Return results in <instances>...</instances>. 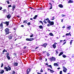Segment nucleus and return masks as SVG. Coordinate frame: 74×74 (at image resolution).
Instances as JSON below:
<instances>
[{"mask_svg":"<svg viewBox=\"0 0 74 74\" xmlns=\"http://www.w3.org/2000/svg\"><path fill=\"white\" fill-rule=\"evenodd\" d=\"M12 7V6L11 5H9L8 6V8H10Z\"/></svg>","mask_w":74,"mask_h":74,"instance_id":"nucleus-37","label":"nucleus"},{"mask_svg":"<svg viewBox=\"0 0 74 74\" xmlns=\"http://www.w3.org/2000/svg\"><path fill=\"white\" fill-rule=\"evenodd\" d=\"M3 63H2L1 65V68H2V67H3Z\"/></svg>","mask_w":74,"mask_h":74,"instance_id":"nucleus-51","label":"nucleus"},{"mask_svg":"<svg viewBox=\"0 0 74 74\" xmlns=\"http://www.w3.org/2000/svg\"><path fill=\"white\" fill-rule=\"evenodd\" d=\"M62 17H63L64 16H66V15H64V14H62Z\"/></svg>","mask_w":74,"mask_h":74,"instance_id":"nucleus-42","label":"nucleus"},{"mask_svg":"<svg viewBox=\"0 0 74 74\" xmlns=\"http://www.w3.org/2000/svg\"><path fill=\"white\" fill-rule=\"evenodd\" d=\"M50 24H48L47 25V26H48V27H50Z\"/></svg>","mask_w":74,"mask_h":74,"instance_id":"nucleus-58","label":"nucleus"},{"mask_svg":"<svg viewBox=\"0 0 74 74\" xmlns=\"http://www.w3.org/2000/svg\"><path fill=\"white\" fill-rule=\"evenodd\" d=\"M3 11V12L4 13H5L6 12V10L5 9H4L3 10H2Z\"/></svg>","mask_w":74,"mask_h":74,"instance_id":"nucleus-26","label":"nucleus"},{"mask_svg":"<svg viewBox=\"0 0 74 74\" xmlns=\"http://www.w3.org/2000/svg\"><path fill=\"white\" fill-rule=\"evenodd\" d=\"M6 55V56H9V52L7 53Z\"/></svg>","mask_w":74,"mask_h":74,"instance_id":"nucleus-27","label":"nucleus"},{"mask_svg":"<svg viewBox=\"0 0 74 74\" xmlns=\"http://www.w3.org/2000/svg\"><path fill=\"white\" fill-rule=\"evenodd\" d=\"M63 19H61V22H63Z\"/></svg>","mask_w":74,"mask_h":74,"instance_id":"nucleus-63","label":"nucleus"},{"mask_svg":"<svg viewBox=\"0 0 74 74\" xmlns=\"http://www.w3.org/2000/svg\"><path fill=\"white\" fill-rule=\"evenodd\" d=\"M14 30L15 31H16V29L15 28H14Z\"/></svg>","mask_w":74,"mask_h":74,"instance_id":"nucleus-61","label":"nucleus"},{"mask_svg":"<svg viewBox=\"0 0 74 74\" xmlns=\"http://www.w3.org/2000/svg\"><path fill=\"white\" fill-rule=\"evenodd\" d=\"M5 33H6V35L9 34L10 33V32H9V29L8 28H6L5 30Z\"/></svg>","mask_w":74,"mask_h":74,"instance_id":"nucleus-3","label":"nucleus"},{"mask_svg":"<svg viewBox=\"0 0 74 74\" xmlns=\"http://www.w3.org/2000/svg\"><path fill=\"white\" fill-rule=\"evenodd\" d=\"M67 29H69V30H70L71 29V26H69V27H67Z\"/></svg>","mask_w":74,"mask_h":74,"instance_id":"nucleus-29","label":"nucleus"},{"mask_svg":"<svg viewBox=\"0 0 74 74\" xmlns=\"http://www.w3.org/2000/svg\"><path fill=\"white\" fill-rule=\"evenodd\" d=\"M8 35V38H9V39L10 40L12 39L13 37V35H12V34L11 33H9Z\"/></svg>","mask_w":74,"mask_h":74,"instance_id":"nucleus-1","label":"nucleus"},{"mask_svg":"<svg viewBox=\"0 0 74 74\" xmlns=\"http://www.w3.org/2000/svg\"><path fill=\"white\" fill-rule=\"evenodd\" d=\"M56 51L57 54H58V51L57 50H56Z\"/></svg>","mask_w":74,"mask_h":74,"instance_id":"nucleus-52","label":"nucleus"},{"mask_svg":"<svg viewBox=\"0 0 74 74\" xmlns=\"http://www.w3.org/2000/svg\"><path fill=\"white\" fill-rule=\"evenodd\" d=\"M47 66H49L50 67V68L51 69H53L52 66H51V65H47Z\"/></svg>","mask_w":74,"mask_h":74,"instance_id":"nucleus-28","label":"nucleus"},{"mask_svg":"<svg viewBox=\"0 0 74 74\" xmlns=\"http://www.w3.org/2000/svg\"><path fill=\"white\" fill-rule=\"evenodd\" d=\"M62 57L64 58H65L66 57V56L64 54L62 55Z\"/></svg>","mask_w":74,"mask_h":74,"instance_id":"nucleus-25","label":"nucleus"},{"mask_svg":"<svg viewBox=\"0 0 74 74\" xmlns=\"http://www.w3.org/2000/svg\"><path fill=\"white\" fill-rule=\"evenodd\" d=\"M27 48V46H24V49H25Z\"/></svg>","mask_w":74,"mask_h":74,"instance_id":"nucleus-55","label":"nucleus"},{"mask_svg":"<svg viewBox=\"0 0 74 74\" xmlns=\"http://www.w3.org/2000/svg\"><path fill=\"white\" fill-rule=\"evenodd\" d=\"M43 72V70H42V69H41L40 71V72L42 73Z\"/></svg>","mask_w":74,"mask_h":74,"instance_id":"nucleus-39","label":"nucleus"},{"mask_svg":"<svg viewBox=\"0 0 74 74\" xmlns=\"http://www.w3.org/2000/svg\"><path fill=\"white\" fill-rule=\"evenodd\" d=\"M73 41V40H71L70 42V44L71 45L72 44V41Z\"/></svg>","mask_w":74,"mask_h":74,"instance_id":"nucleus-38","label":"nucleus"},{"mask_svg":"<svg viewBox=\"0 0 74 74\" xmlns=\"http://www.w3.org/2000/svg\"><path fill=\"white\" fill-rule=\"evenodd\" d=\"M66 43V42L65 41L63 43V45H65Z\"/></svg>","mask_w":74,"mask_h":74,"instance_id":"nucleus-56","label":"nucleus"},{"mask_svg":"<svg viewBox=\"0 0 74 74\" xmlns=\"http://www.w3.org/2000/svg\"><path fill=\"white\" fill-rule=\"evenodd\" d=\"M67 69H63V71L65 73H66V71H67Z\"/></svg>","mask_w":74,"mask_h":74,"instance_id":"nucleus-21","label":"nucleus"},{"mask_svg":"<svg viewBox=\"0 0 74 74\" xmlns=\"http://www.w3.org/2000/svg\"><path fill=\"white\" fill-rule=\"evenodd\" d=\"M49 60L51 62L52 61H56V58H55V57H52L51 58H49Z\"/></svg>","mask_w":74,"mask_h":74,"instance_id":"nucleus-2","label":"nucleus"},{"mask_svg":"<svg viewBox=\"0 0 74 74\" xmlns=\"http://www.w3.org/2000/svg\"><path fill=\"white\" fill-rule=\"evenodd\" d=\"M5 52V49H4V50L3 51V53L2 54H4L5 53L4 52Z\"/></svg>","mask_w":74,"mask_h":74,"instance_id":"nucleus-32","label":"nucleus"},{"mask_svg":"<svg viewBox=\"0 0 74 74\" xmlns=\"http://www.w3.org/2000/svg\"><path fill=\"white\" fill-rule=\"evenodd\" d=\"M52 46H53V47L54 49H55V48H56V45H55L54 44H53L52 45Z\"/></svg>","mask_w":74,"mask_h":74,"instance_id":"nucleus-17","label":"nucleus"},{"mask_svg":"<svg viewBox=\"0 0 74 74\" xmlns=\"http://www.w3.org/2000/svg\"><path fill=\"white\" fill-rule=\"evenodd\" d=\"M38 16L37 15H36L35 16V17H34L33 18L34 19H35Z\"/></svg>","mask_w":74,"mask_h":74,"instance_id":"nucleus-24","label":"nucleus"},{"mask_svg":"<svg viewBox=\"0 0 74 74\" xmlns=\"http://www.w3.org/2000/svg\"><path fill=\"white\" fill-rule=\"evenodd\" d=\"M41 73H39V72H37V74H41Z\"/></svg>","mask_w":74,"mask_h":74,"instance_id":"nucleus-64","label":"nucleus"},{"mask_svg":"<svg viewBox=\"0 0 74 74\" xmlns=\"http://www.w3.org/2000/svg\"><path fill=\"white\" fill-rule=\"evenodd\" d=\"M11 17V15L10 14H9L7 16V17L8 19H10V18Z\"/></svg>","mask_w":74,"mask_h":74,"instance_id":"nucleus-8","label":"nucleus"},{"mask_svg":"<svg viewBox=\"0 0 74 74\" xmlns=\"http://www.w3.org/2000/svg\"><path fill=\"white\" fill-rule=\"evenodd\" d=\"M8 67L9 68H8V70H9V71H11V67H10L9 66H8Z\"/></svg>","mask_w":74,"mask_h":74,"instance_id":"nucleus-18","label":"nucleus"},{"mask_svg":"<svg viewBox=\"0 0 74 74\" xmlns=\"http://www.w3.org/2000/svg\"><path fill=\"white\" fill-rule=\"evenodd\" d=\"M26 40L27 41H30V38H26Z\"/></svg>","mask_w":74,"mask_h":74,"instance_id":"nucleus-31","label":"nucleus"},{"mask_svg":"<svg viewBox=\"0 0 74 74\" xmlns=\"http://www.w3.org/2000/svg\"><path fill=\"white\" fill-rule=\"evenodd\" d=\"M46 54H47V57H49L50 55V54L48 53H47Z\"/></svg>","mask_w":74,"mask_h":74,"instance_id":"nucleus-33","label":"nucleus"},{"mask_svg":"<svg viewBox=\"0 0 74 74\" xmlns=\"http://www.w3.org/2000/svg\"><path fill=\"white\" fill-rule=\"evenodd\" d=\"M4 72V71L3 70H2L0 71V73L1 74H3Z\"/></svg>","mask_w":74,"mask_h":74,"instance_id":"nucleus-11","label":"nucleus"},{"mask_svg":"<svg viewBox=\"0 0 74 74\" xmlns=\"http://www.w3.org/2000/svg\"><path fill=\"white\" fill-rule=\"evenodd\" d=\"M9 24V21L7 22L6 21L5 22V24L7 26H8Z\"/></svg>","mask_w":74,"mask_h":74,"instance_id":"nucleus-13","label":"nucleus"},{"mask_svg":"<svg viewBox=\"0 0 74 74\" xmlns=\"http://www.w3.org/2000/svg\"><path fill=\"white\" fill-rule=\"evenodd\" d=\"M16 7V5L15 4H13V6H12V10L13 11H14L15 8Z\"/></svg>","mask_w":74,"mask_h":74,"instance_id":"nucleus-5","label":"nucleus"},{"mask_svg":"<svg viewBox=\"0 0 74 74\" xmlns=\"http://www.w3.org/2000/svg\"><path fill=\"white\" fill-rule=\"evenodd\" d=\"M13 55H14V56H15V57H16V53H13Z\"/></svg>","mask_w":74,"mask_h":74,"instance_id":"nucleus-36","label":"nucleus"},{"mask_svg":"<svg viewBox=\"0 0 74 74\" xmlns=\"http://www.w3.org/2000/svg\"><path fill=\"white\" fill-rule=\"evenodd\" d=\"M31 23L30 22H29L28 23H27V25H30Z\"/></svg>","mask_w":74,"mask_h":74,"instance_id":"nucleus-49","label":"nucleus"},{"mask_svg":"<svg viewBox=\"0 0 74 74\" xmlns=\"http://www.w3.org/2000/svg\"><path fill=\"white\" fill-rule=\"evenodd\" d=\"M52 5H51V6L50 9H49L50 10V9H52Z\"/></svg>","mask_w":74,"mask_h":74,"instance_id":"nucleus-47","label":"nucleus"},{"mask_svg":"<svg viewBox=\"0 0 74 74\" xmlns=\"http://www.w3.org/2000/svg\"><path fill=\"white\" fill-rule=\"evenodd\" d=\"M47 22H48V23L50 24V26L53 25H54V22L53 21L51 22L50 20L47 21Z\"/></svg>","mask_w":74,"mask_h":74,"instance_id":"nucleus-4","label":"nucleus"},{"mask_svg":"<svg viewBox=\"0 0 74 74\" xmlns=\"http://www.w3.org/2000/svg\"><path fill=\"white\" fill-rule=\"evenodd\" d=\"M58 65V64H57V63H54V64H53V65H54V66H57V65Z\"/></svg>","mask_w":74,"mask_h":74,"instance_id":"nucleus-40","label":"nucleus"},{"mask_svg":"<svg viewBox=\"0 0 74 74\" xmlns=\"http://www.w3.org/2000/svg\"><path fill=\"white\" fill-rule=\"evenodd\" d=\"M47 43H44L43 45H41V46L44 47L45 48H46V46H47Z\"/></svg>","mask_w":74,"mask_h":74,"instance_id":"nucleus-7","label":"nucleus"},{"mask_svg":"<svg viewBox=\"0 0 74 74\" xmlns=\"http://www.w3.org/2000/svg\"><path fill=\"white\" fill-rule=\"evenodd\" d=\"M27 20H24V21H23V23H25V22H26L25 23H26V22H27Z\"/></svg>","mask_w":74,"mask_h":74,"instance_id":"nucleus-45","label":"nucleus"},{"mask_svg":"<svg viewBox=\"0 0 74 74\" xmlns=\"http://www.w3.org/2000/svg\"><path fill=\"white\" fill-rule=\"evenodd\" d=\"M21 27H24V25H21Z\"/></svg>","mask_w":74,"mask_h":74,"instance_id":"nucleus-62","label":"nucleus"},{"mask_svg":"<svg viewBox=\"0 0 74 74\" xmlns=\"http://www.w3.org/2000/svg\"><path fill=\"white\" fill-rule=\"evenodd\" d=\"M0 27L1 29H3V23L2 22L0 24Z\"/></svg>","mask_w":74,"mask_h":74,"instance_id":"nucleus-10","label":"nucleus"},{"mask_svg":"<svg viewBox=\"0 0 74 74\" xmlns=\"http://www.w3.org/2000/svg\"><path fill=\"white\" fill-rule=\"evenodd\" d=\"M49 18H47V19H44V20L43 21V22L44 23H45L46 24L47 23V22L46 21H49Z\"/></svg>","mask_w":74,"mask_h":74,"instance_id":"nucleus-6","label":"nucleus"},{"mask_svg":"<svg viewBox=\"0 0 74 74\" xmlns=\"http://www.w3.org/2000/svg\"><path fill=\"white\" fill-rule=\"evenodd\" d=\"M43 27L42 26V25H40L39 26V28H40V29H42Z\"/></svg>","mask_w":74,"mask_h":74,"instance_id":"nucleus-30","label":"nucleus"},{"mask_svg":"<svg viewBox=\"0 0 74 74\" xmlns=\"http://www.w3.org/2000/svg\"><path fill=\"white\" fill-rule=\"evenodd\" d=\"M6 57L8 58V60H10V56H6Z\"/></svg>","mask_w":74,"mask_h":74,"instance_id":"nucleus-16","label":"nucleus"},{"mask_svg":"<svg viewBox=\"0 0 74 74\" xmlns=\"http://www.w3.org/2000/svg\"><path fill=\"white\" fill-rule=\"evenodd\" d=\"M39 22L41 23L43 25V23H42V21H39Z\"/></svg>","mask_w":74,"mask_h":74,"instance_id":"nucleus-41","label":"nucleus"},{"mask_svg":"<svg viewBox=\"0 0 74 74\" xmlns=\"http://www.w3.org/2000/svg\"><path fill=\"white\" fill-rule=\"evenodd\" d=\"M49 35L51 36H54V35H53V34L52 33H49Z\"/></svg>","mask_w":74,"mask_h":74,"instance_id":"nucleus-20","label":"nucleus"},{"mask_svg":"<svg viewBox=\"0 0 74 74\" xmlns=\"http://www.w3.org/2000/svg\"><path fill=\"white\" fill-rule=\"evenodd\" d=\"M33 36V34H32V35H31L30 36V38L32 37Z\"/></svg>","mask_w":74,"mask_h":74,"instance_id":"nucleus-54","label":"nucleus"},{"mask_svg":"<svg viewBox=\"0 0 74 74\" xmlns=\"http://www.w3.org/2000/svg\"><path fill=\"white\" fill-rule=\"evenodd\" d=\"M50 72H51V73H54L55 72V71H54L53 70H50Z\"/></svg>","mask_w":74,"mask_h":74,"instance_id":"nucleus-22","label":"nucleus"},{"mask_svg":"<svg viewBox=\"0 0 74 74\" xmlns=\"http://www.w3.org/2000/svg\"><path fill=\"white\" fill-rule=\"evenodd\" d=\"M54 44L56 45L57 44V43H56V42H55Z\"/></svg>","mask_w":74,"mask_h":74,"instance_id":"nucleus-59","label":"nucleus"},{"mask_svg":"<svg viewBox=\"0 0 74 74\" xmlns=\"http://www.w3.org/2000/svg\"><path fill=\"white\" fill-rule=\"evenodd\" d=\"M58 6L60 8H63V6L61 4H59Z\"/></svg>","mask_w":74,"mask_h":74,"instance_id":"nucleus-14","label":"nucleus"},{"mask_svg":"<svg viewBox=\"0 0 74 74\" xmlns=\"http://www.w3.org/2000/svg\"><path fill=\"white\" fill-rule=\"evenodd\" d=\"M30 41H32L34 40V38H30Z\"/></svg>","mask_w":74,"mask_h":74,"instance_id":"nucleus-34","label":"nucleus"},{"mask_svg":"<svg viewBox=\"0 0 74 74\" xmlns=\"http://www.w3.org/2000/svg\"><path fill=\"white\" fill-rule=\"evenodd\" d=\"M65 35L66 36H69V33H66V34Z\"/></svg>","mask_w":74,"mask_h":74,"instance_id":"nucleus-48","label":"nucleus"},{"mask_svg":"<svg viewBox=\"0 0 74 74\" xmlns=\"http://www.w3.org/2000/svg\"><path fill=\"white\" fill-rule=\"evenodd\" d=\"M63 68L64 69H67L64 66H63Z\"/></svg>","mask_w":74,"mask_h":74,"instance_id":"nucleus-53","label":"nucleus"},{"mask_svg":"<svg viewBox=\"0 0 74 74\" xmlns=\"http://www.w3.org/2000/svg\"><path fill=\"white\" fill-rule=\"evenodd\" d=\"M3 9V8L2 7H0V10H1V9Z\"/></svg>","mask_w":74,"mask_h":74,"instance_id":"nucleus-57","label":"nucleus"},{"mask_svg":"<svg viewBox=\"0 0 74 74\" xmlns=\"http://www.w3.org/2000/svg\"><path fill=\"white\" fill-rule=\"evenodd\" d=\"M6 2L8 4H9L10 3V2L8 1H7Z\"/></svg>","mask_w":74,"mask_h":74,"instance_id":"nucleus-43","label":"nucleus"},{"mask_svg":"<svg viewBox=\"0 0 74 74\" xmlns=\"http://www.w3.org/2000/svg\"><path fill=\"white\" fill-rule=\"evenodd\" d=\"M14 66H18V63H17V62H14Z\"/></svg>","mask_w":74,"mask_h":74,"instance_id":"nucleus-19","label":"nucleus"},{"mask_svg":"<svg viewBox=\"0 0 74 74\" xmlns=\"http://www.w3.org/2000/svg\"><path fill=\"white\" fill-rule=\"evenodd\" d=\"M45 52L47 53V52H46V51H43V53H43V54H44V53H45Z\"/></svg>","mask_w":74,"mask_h":74,"instance_id":"nucleus-60","label":"nucleus"},{"mask_svg":"<svg viewBox=\"0 0 74 74\" xmlns=\"http://www.w3.org/2000/svg\"><path fill=\"white\" fill-rule=\"evenodd\" d=\"M30 68L28 69L27 70V74H29V73L30 72Z\"/></svg>","mask_w":74,"mask_h":74,"instance_id":"nucleus-9","label":"nucleus"},{"mask_svg":"<svg viewBox=\"0 0 74 74\" xmlns=\"http://www.w3.org/2000/svg\"><path fill=\"white\" fill-rule=\"evenodd\" d=\"M73 1L71 0H69L68 2V3H73Z\"/></svg>","mask_w":74,"mask_h":74,"instance_id":"nucleus-15","label":"nucleus"},{"mask_svg":"<svg viewBox=\"0 0 74 74\" xmlns=\"http://www.w3.org/2000/svg\"><path fill=\"white\" fill-rule=\"evenodd\" d=\"M49 4H50L51 6H52V4L51 3H49Z\"/></svg>","mask_w":74,"mask_h":74,"instance_id":"nucleus-50","label":"nucleus"},{"mask_svg":"<svg viewBox=\"0 0 74 74\" xmlns=\"http://www.w3.org/2000/svg\"><path fill=\"white\" fill-rule=\"evenodd\" d=\"M62 71H60V74H62Z\"/></svg>","mask_w":74,"mask_h":74,"instance_id":"nucleus-46","label":"nucleus"},{"mask_svg":"<svg viewBox=\"0 0 74 74\" xmlns=\"http://www.w3.org/2000/svg\"><path fill=\"white\" fill-rule=\"evenodd\" d=\"M4 69H5V70H6V71H8V67L6 66L4 68Z\"/></svg>","mask_w":74,"mask_h":74,"instance_id":"nucleus-12","label":"nucleus"},{"mask_svg":"<svg viewBox=\"0 0 74 74\" xmlns=\"http://www.w3.org/2000/svg\"><path fill=\"white\" fill-rule=\"evenodd\" d=\"M12 74H15V71H13Z\"/></svg>","mask_w":74,"mask_h":74,"instance_id":"nucleus-44","label":"nucleus"},{"mask_svg":"<svg viewBox=\"0 0 74 74\" xmlns=\"http://www.w3.org/2000/svg\"><path fill=\"white\" fill-rule=\"evenodd\" d=\"M63 54V52H61L59 55V56H61V55H62Z\"/></svg>","mask_w":74,"mask_h":74,"instance_id":"nucleus-23","label":"nucleus"},{"mask_svg":"<svg viewBox=\"0 0 74 74\" xmlns=\"http://www.w3.org/2000/svg\"><path fill=\"white\" fill-rule=\"evenodd\" d=\"M55 19V16H53L51 19L52 20H53Z\"/></svg>","mask_w":74,"mask_h":74,"instance_id":"nucleus-35","label":"nucleus"}]
</instances>
